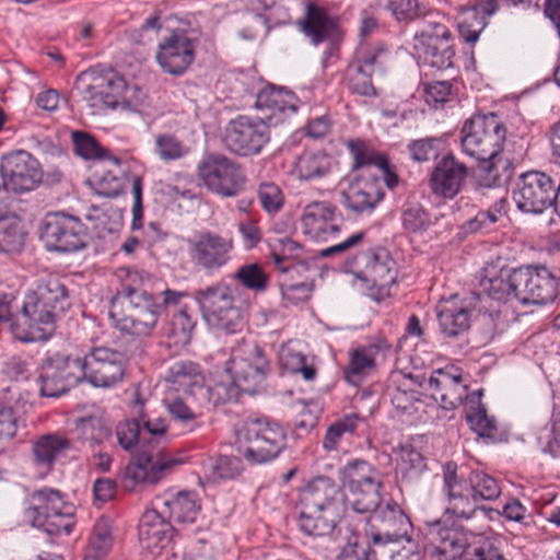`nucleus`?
Segmentation results:
<instances>
[{
    "label": "nucleus",
    "instance_id": "39448f33",
    "mask_svg": "<svg viewBox=\"0 0 560 560\" xmlns=\"http://www.w3.org/2000/svg\"><path fill=\"white\" fill-rule=\"evenodd\" d=\"M24 511L26 521L49 536L70 535L75 526V508L66 494L52 488H43L30 494Z\"/></svg>",
    "mask_w": 560,
    "mask_h": 560
},
{
    "label": "nucleus",
    "instance_id": "7ed1b4c3",
    "mask_svg": "<svg viewBox=\"0 0 560 560\" xmlns=\"http://www.w3.org/2000/svg\"><path fill=\"white\" fill-rule=\"evenodd\" d=\"M444 492L447 497L446 511L458 518H470L478 509L479 500H495L501 487L495 478L481 470H472L468 478L457 474L456 465L444 467Z\"/></svg>",
    "mask_w": 560,
    "mask_h": 560
},
{
    "label": "nucleus",
    "instance_id": "9b49d317",
    "mask_svg": "<svg viewBox=\"0 0 560 560\" xmlns=\"http://www.w3.org/2000/svg\"><path fill=\"white\" fill-rule=\"evenodd\" d=\"M187 244L191 262L207 273L218 272L229 265L235 248L231 234L211 230L196 232Z\"/></svg>",
    "mask_w": 560,
    "mask_h": 560
},
{
    "label": "nucleus",
    "instance_id": "f704fd0d",
    "mask_svg": "<svg viewBox=\"0 0 560 560\" xmlns=\"http://www.w3.org/2000/svg\"><path fill=\"white\" fill-rule=\"evenodd\" d=\"M30 292L28 308L36 306L37 303H44L59 315L70 305L67 287L57 277L40 280L36 288Z\"/></svg>",
    "mask_w": 560,
    "mask_h": 560
},
{
    "label": "nucleus",
    "instance_id": "c9c22d12",
    "mask_svg": "<svg viewBox=\"0 0 560 560\" xmlns=\"http://www.w3.org/2000/svg\"><path fill=\"white\" fill-rule=\"evenodd\" d=\"M299 529L311 537L331 536L340 522L341 513L328 511H312L296 506Z\"/></svg>",
    "mask_w": 560,
    "mask_h": 560
},
{
    "label": "nucleus",
    "instance_id": "4468645a",
    "mask_svg": "<svg viewBox=\"0 0 560 560\" xmlns=\"http://www.w3.org/2000/svg\"><path fill=\"white\" fill-rule=\"evenodd\" d=\"M269 141L270 126L265 118L238 115L224 129L226 149L240 156L258 155Z\"/></svg>",
    "mask_w": 560,
    "mask_h": 560
},
{
    "label": "nucleus",
    "instance_id": "2f4dec72",
    "mask_svg": "<svg viewBox=\"0 0 560 560\" xmlns=\"http://www.w3.org/2000/svg\"><path fill=\"white\" fill-rule=\"evenodd\" d=\"M343 205L347 209L361 214L370 213L383 199L384 192L377 178L360 177L351 183L342 192Z\"/></svg>",
    "mask_w": 560,
    "mask_h": 560
},
{
    "label": "nucleus",
    "instance_id": "a19ab883",
    "mask_svg": "<svg viewBox=\"0 0 560 560\" xmlns=\"http://www.w3.org/2000/svg\"><path fill=\"white\" fill-rule=\"evenodd\" d=\"M332 159L323 151H304L295 161L294 173L302 180L326 177L332 168Z\"/></svg>",
    "mask_w": 560,
    "mask_h": 560
},
{
    "label": "nucleus",
    "instance_id": "f03ea898",
    "mask_svg": "<svg viewBox=\"0 0 560 560\" xmlns=\"http://www.w3.org/2000/svg\"><path fill=\"white\" fill-rule=\"evenodd\" d=\"M150 277L139 270H127L120 288L110 301L109 318L122 332L147 337L156 327L160 304L147 290Z\"/></svg>",
    "mask_w": 560,
    "mask_h": 560
},
{
    "label": "nucleus",
    "instance_id": "a211bd4d",
    "mask_svg": "<svg viewBox=\"0 0 560 560\" xmlns=\"http://www.w3.org/2000/svg\"><path fill=\"white\" fill-rule=\"evenodd\" d=\"M40 394L58 397L82 382L79 358L56 353L47 357L39 372Z\"/></svg>",
    "mask_w": 560,
    "mask_h": 560
},
{
    "label": "nucleus",
    "instance_id": "423d86ee",
    "mask_svg": "<svg viewBox=\"0 0 560 560\" xmlns=\"http://www.w3.org/2000/svg\"><path fill=\"white\" fill-rule=\"evenodd\" d=\"M237 289L224 281L214 282L195 292L205 320L226 334H234L244 325V314L236 303Z\"/></svg>",
    "mask_w": 560,
    "mask_h": 560
},
{
    "label": "nucleus",
    "instance_id": "774afa93",
    "mask_svg": "<svg viewBox=\"0 0 560 560\" xmlns=\"http://www.w3.org/2000/svg\"><path fill=\"white\" fill-rule=\"evenodd\" d=\"M94 190L97 195L115 198L119 196L124 190V178L115 175L113 172H105L100 177L94 179Z\"/></svg>",
    "mask_w": 560,
    "mask_h": 560
},
{
    "label": "nucleus",
    "instance_id": "e433bc0d",
    "mask_svg": "<svg viewBox=\"0 0 560 560\" xmlns=\"http://www.w3.org/2000/svg\"><path fill=\"white\" fill-rule=\"evenodd\" d=\"M166 381L171 384L170 389L185 395H195L205 389L199 365L189 360L174 362L168 369Z\"/></svg>",
    "mask_w": 560,
    "mask_h": 560
},
{
    "label": "nucleus",
    "instance_id": "49530a36",
    "mask_svg": "<svg viewBox=\"0 0 560 560\" xmlns=\"http://www.w3.org/2000/svg\"><path fill=\"white\" fill-rule=\"evenodd\" d=\"M400 221L408 234H421L434 223L431 213L416 200H407L400 210Z\"/></svg>",
    "mask_w": 560,
    "mask_h": 560
},
{
    "label": "nucleus",
    "instance_id": "bf43d9fd",
    "mask_svg": "<svg viewBox=\"0 0 560 560\" xmlns=\"http://www.w3.org/2000/svg\"><path fill=\"white\" fill-rule=\"evenodd\" d=\"M498 537L481 538L466 551L465 560H505Z\"/></svg>",
    "mask_w": 560,
    "mask_h": 560
},
{
    "label": "nucleus",
    "instance_id": "6ab92c4d",
    "mask_svg": "<svg viewBox=\"0 0 560 560\" xmlns=\"http://www.w3.org/2000/svg\"><path fill=\"white\" fill-rule=\"evenodd\" d=\"M2 186L7 191H31L42 182L39 163L24 150L4 155L0 163Z\"/></svg>",
    "mask_w": 560,
    "mask_h": 560
},
{
    "label": "nucleus",
    "instance_id": "79ce46f5",
    "mask_svg": "<svg viewBox=\"0 0 560 560\" xmlns=\"http://www.w3.org/2000/svg\"><path fill=\"white\" fill-rule=\"evenodd\" d=\"M188 396H172L168 394L163 399L168 415L183 433H191L202 427L201 415L189 406L187 401Z\"/></svg>",
    "mask_w": 560,
    "mask_h": 560
},
{
    "label": "nucleus",
    "instance_id": "ddd939ff",
    "mask_svg": "<svg viewBox=\"0 0 560 560\" xmlns=\"http://www.w3.org/2000/svg\"><path fill=\"white\" fill-rule=\"evenodd\" d=\"M79 363L82 381L101 388L121 382L126 371L125 354L105 346L90 348Z\"/></svg>",
    "mask_w": 560,
    "mask_h": 560
},
{
    "label": "nucleus",
    "instance_id": "72a5a7b5",
    "mask_svg": "<svg viewBox=\"0 0 560 560\" xmlns=\"http://www.w3.org/2000/svg\"><path fill=\"white\" fill-rule=\"evenodd\" d=\"M501 5V0H480L465 10L458 20L460 37L469 44H475L480 33L487 26V18L494 14Z\"/></svg>",
    "mask_w": 560,
    "mask_h": 560
},
{
    "label": "nucleus",
    "instance_id": "a878e982",
    "mask_svg": "<svg viewBox=\"0 0 560 560\" xmlns=\"http://www.w3.org/2000/svg\"><path fill=\"white\" fill-rule=\"evenodd\" d=\"M195 58V46L185 33H174L159 45L156 60L167 73H184Z\"/></svg>",
    "mask_w": 560,
    "mask_h": 560
},
{
    "label": "nucleus",
    "instance_id": "aec40b11",
    "mask_svg": "<svg viewBox=\"0 0 560 560\" xmlns=\"http://www.w3.org/2000/svg\"><path fill=\"white\" fill-rule=\"evenodd\" d=\"M370 536L374 544L410 540L412 524L402 509L394 501L378 506L368 518Z\"/></svg>",
    "mask_w": 560,
    "mask_h": 560
},
{
    "label": "nucleus",
    "instance_id": "69168bd1",
    "mask_svg": "<svg viewBox=\"0 0 560 560\" xmlns=\"http://www.w3.org/2000/svg\"><path fill=\"white\" fill-rule=\"evenodd\" d=\"M424 98L433 108L443 107L454 100L452 84L447 81H435L429 83L424 89Z\"/></svg>",
    "mask_w": 560,
    "mask_h": 560
},
{
    "label": "nucleus",
    "instance_id": "6e6d98bb",
    "mask_svg": "<svg viewBox=\"0 0 560 560\" xmlns=\"http://www.w3.org/2000/svg\"><path fill=\"white\" fill-rule=\"evenodd\" d=\"M346 145L353 158V170L366 166L377 167L380 164H384L385 156L377 153L364 140L350 139Z\"/></svg>",
    "mask_w": 560,
    "mask_h": 560
},
{
    "label": "nucleus",
    "instance_id": "8fccbe9b",
    "mask_svg": "<svg viewBox=\"0 0 560 560\" xmlns=\"http://www.w3.org/2000/svg\"><path fill=\"white\" fill-rule=\"evenodd\" d=\"M195 324L191 310L180 311V313L166 316V323L162 328L163 335L174 345L184 346L189 342Z\"/></svg>",
    "mask_w": 560,
    "mask_h": 560
},
{
    "label": "nucleus",
    "instance_id": "5fc2aeb1",
    "mask_svg": "<svg viewBox=\"0 0 560 560\" xmlns=\"http://www.w3.org/2000/svg\"><path fill=\"white\" fill-rule=\"evenodd\" d=\"M110 523L105 517H100L89 539V552L94 559L103 558L112 547Z\"/></svg>",
    "mask_w": 560,
    "mask_h": 560
},
{
    "label": "nucleus",
    "instance_id": "4c0bfd02",
    "mask_svg": "<svg viewBox=\"0 0 560 560\" xmlns=\"http://www.w3.org/2000/svg\"><path fill=\"white\" fill-rule=\"evenodd\" d=\"M162 512L168 514L172 522L192 524L200 512L201 504L194 491H179L162 501Z\"/></svg>",
    "mask_w": 560,
    "mask_h": 560
},
{
    "label": "nucleus",
    "instance_id": "2eb2a0df",
    "mask_svg": "<svg viewBox=\"0 0 560 560\" xmlns=\"http://www.w3.org/2000/svg\"><path fill=\"white\" fill-rule=\"evenodd\" d=\"M558 186L544 172L530 171L522 174L513 189L516 207L525 213H542L557 203Z\"/></svg>",
    "mask_w": 560,
    "mask_h": 560
},
{
    "label": "nucleus",
    "instance_id": "603ef678",
    "mask_svg": "<svg viewBox=\"0 0 560 560\" xmlns=\"http://www.w3.org/2000/svg\"><path fill=\"white\" fill-rule=\"evenodd\" d=\"M467 541L462 534L454 529H443L434 541V551L441 560H456L466 553Z\"/></svg>",
    "mask_w": 560,
    "mask_h": 560
},
{
    "label": "nucleus",
    "instance_id": "0e129e2a",
    "mask_svg": "<svg viewBox=\"0 0 560 560\" xmlns=\"http://www.w3.org/2000/svg\"><path fill=\"white\" fill-rule=\"evenodd\" d=\"M155 149L163 161L178 160L186 153V149L182 141L170 133H163L156 137Z\"/></svg>",
    "mask_w": 560,
    "mask_h": 560
},
{
    "label": "nucleus",
    "instance_id": "bb28decb",
    "mask_svg": "<svg viewBox=\"0 0 560 560\" xmlns=\"http://www.w3.org/2000/svg\"><path fill=\"white\" fill-rule=\"evenodd\" d=\"M432 397L446 410L455 409L467 398V386L457 369H439L429 377Z\"/></svg>",
    "mask_w": 560,
    "mask_h": 560
},
{
    "label": "nucleus",
    "instance_id": "c85d7f7f",
    "mask_svg": "<svg viewBox=\"0 0 560 560\" xmlns=\"http://www.w3.org/2000/svg\"><path fill=\"white\" fill-rule=\"evenodd\" d=\"M125 80L116 72H108L105 75L93 78L83 92V98L93 112H101L105 108H118L120 93L124 91Z\"/></svg>",
    "mask_w": 560,
    "mask_h": 560
},
{
    "label": "nucleus",
    "instance_id": "b1692460",
    "mask_svg": "<svg viewBox=\"0 0 560 560\" xmlns=\"http://www.w3.org/2000/svg\"><path fill=\"white\" fill-rule=\"evenodd\" d=\"M296 506L312 511L343 512L345 495L339 485L328 477H317L299 493Z\"/></svg>",
    "mask_w": 560,
    "mask_h": 560
},
{
    "label": "nucleus",
    "instance_id": "4d7b16f0",
    "mask_svg": "<svg viewBox=\"0 0 560 560\" xmlns=\"http://www.w3.org/2000/svg\"><path fill=\"white\" fill-rule=\"evenodd\" d=\"M482 293L495 301H504L513 295L512 271H500L494 277H485L480 281Z\"/></svg>",
    "mask_w": 560,
    "mask_h": 560
},
{
    "label": "nucleus",
    "instance_id": "09e8293b",
    "mask_svg": "<svg viewBox=\"0 0 560 560\" xmlns=\"http://www.w3.org/2000/svg\"><path fill=\"white\" fill-rule=\"evenodd\" d=\"M383 481L347 490L349 503L357 513H373L381 506Z\"/></svg>",
    "mask_w": 560,
    "mask_h": 560
},
{
    "label": "nucleus",
    "instance_id": "58836bf2",
    "mask_svg": "<svg viewBox=\"0 0 560 560\" xmlns=\"http://www.w3.org/2000/svg\"><path fill=\"white\" fill-rule=\"evenodd\" d=\"M156 510L145 511L139 522V538L148 548H163L171 539L172 521Z\"/></svg>",
    "mask_w": 560,
    "mask_h": 560
},
{
    "label": "nucleus",
    "instance_id": "473e14b6",
    "mask_svg": "<svg viewBox=\"0 0 560 560\" xmlns=\"http://www.w3.org/2000/svg\"><path fill=\"white\" fill-rule=\"evenodd\" d=\"M71 446V441L59 433L40 435L32 444L33 463L47 474L54 469L56 462L67 455Z\"/></svg>",
    "mask_w": 560,
    "mask_h": 560
},
{
    "label": "nucleus",
    "instance_id": "cd10ccee",
    "mask_svg": "<svg viewBox=\"0 0 560 560\" xmlns=\"http://www.w3.org/2000/svg\"><path fill=\"white\" fill-rule=\"evenodd\" d=\"M296 25L315 46L325 40L335 42L341 37L338 20L313 3H307L305 15L296 22Z\"/></svg>",
    "mask_w": 560,
    "mask_h": 560
},
{
    "label": "nucleus",
    "instance_id": "052dcab7",
    "mask_svg": "<svg viewBox=\"0 0 560 560\" xmlns=\"http://www.w3.org/2000/svg\"><path fill=\"white\" fill-rule=\"evenodd\" d=\"M257 197L261 208L270 215L280 212L284 206V195L281 188L271 182L259 185Z\"/></svg>",
    "mask_w": 560,
    "mask_h": 560
},
{
    "label": "nucleus",
    "instance_id": "ea45409f",
    "mask_svg": "<svg viewBox=\"0 0 560 560\" xmlns=\"http://www.w3.org/2000/svg\"><path fill=\"white\" fill-rule=\"evenodd\" d=\"M339 479L346 490L382 481L380 471L368 460L355 458L339 468Z\"/></svg>",
    "mask_w": 560,
    "mask_h": 560
},
{
    "label": "nucleus",
    "instance_id": "412c9836",
    "mask_svg": "<svg viewBox=\"0 0 560 560\" xmlns=\"http://www.w3.org/2000/svg\"><path fill=\"white\" fill-rule=\"evenodd\" d=\"M31 292L25 296L21 310L15 314L13 326L16 328V338L24 342L46 340L54 330L55 319L58 316L44 303L28 308Z\"/></svg>",
    "mask_w": 560,
    "mask_h": 560
},
{
    "label": "nucleus",
    "instance_id": "13d9d810",
    "mask_svg": "<svg viewBox=\"0 0 560 560\" xmlns=\"http://www.w3.org/2000/svg\"><path fill=\"white\" fill-rule=\"evenodd\" d=\"M244 288L256 292L265 291L268 287V276L259 264H246L241 266L234 273Z\"/></svg>",
    "mask_w": 560,
    "mask_h": 560
},
{
    "label": "nucleus",
    "instance_id": "7c9ffc66",
    "mask_svg": "<svg viewBox=\"0 0 560 560\" xmlns=\"http://www.w3.org/2000/svg\"><path fill=\"white\" fill-rule=\"evenodd\" d=\"M296 103L298 100L292 92L268 85L258 92L255 107L265 113L262 118L271 126L282 121V116L295 113Z\"/></svg>",
    "mask_w": 560,
    "mask_h": 560
},
{
    "label": "nucleus",
    "instance_id": "dca6fc26",
    "mask_svg": "<svg viewBox=\"0 0 560 560\" xmlns=\"http://www.w3.org/2000/svg\"><path fill=\"white\" fill-rule=\"evenodd\" d=\"M40 238L48 250L72 253L86 246V229L77 217L51 212L44 219Z\"/></svg>",
    "mask_w": 560,
    "mask_h": 560
},
{
    "label": "nucleus",
    "instance_id": "f3484780",
    "mask_svg": "<svg viewBox=\"0 0 560 560\" xmlns=\"http://www.w3.org/2000/svg\"><path fill=\"white\" fill-rule=\"evenodd\" d=\"M387 49L383 44L369 45L361 43L354 50L346 69L345 80L348 90L352 94L361 96H374L373 74L383 66V58Z\"/></svg>",
    "mask_w": 560,
    "mask_h": 560
},
{
    "label": "nucleus",
    "instance_id": "6e6552de",
    "mask_svg": "<svg viewBox=\"0 0 560 560\" xmlns=\"http://www.w3.org/2000/svg\"><path fill=\"white\" fill-rule=\"evenodd\" d=\"M443 20L438 14H429L420 22L413 36L418 58L436 69L451 68L455 56L452 33Z\"/></svg>",
    "mask_w": 560,
    "mask_h": 560
},
{
    "label": "nucleus",
    "instance_id": "3c124183",
    "mask_svg": "<svg viewBox=\"0 0 560 560\" xmlns=\"http://www.w3.org/2000/svg\"><path fill=\"white\" fill-rule=\"evenodd\" d=\"M363 423V419L357 413L346 415L336 420L327 429L323 445L327 451H335L340 442L348 436H352L357 429Z\"/></svg>",
    "mask_w": 560,
    "mask_h": 560
},
{
    "label": "nucleus",
    "instance_id": "9d476101",
    "mask_svg": "<svg viewBox=\"0 0 560 560\" xmlns=\"http://www.w3.org/2000/svg\"><path fill=\"white\" fill-rule=\"evenodd\" d=\"M512 285L513 296L523 304H549L560 293V278L542 265L512 270Z\"/></svg>",
    "mask_w": 560,
    "mask_h": 560
},
{
    "label": "nucleus",
    "instance_id": "de8ad7c7",
    "mask_svg": "<svg viewBox=\"0 0 560 560\" xmlns=\"http://www.w3.org/2000/svg\"><path fill=\"white\" fill-rule=\"evenodd\" d=\"M482 390H476L467 396L465 401L466 420L470 429L479 435H490L494 429L493 419L487 413L485 405L481 402Z\"/></svg>",
    "mask_w": 560,
    "mask_h": 560
},
{
    "label": "nucleus",
    "instance_id": "a18cd8bd",
    "mask_svg": "<svg viewBox=\"0 0 560 560\" xmlns=\"http://www.w3.org/2000/svg\"><path fill=\"white\" fill-rule=\"evenodd\" d=\"M278 359L282 370L293 374L300 373L305 381H313L317 375V369L313 360H308L291 342L280 347Z\"/></svg>",
    "mask_w": 560,
    "mask_h": 560
},
{
    "label": "nucleus",
    "instance_id": "20e7f679",
    "mask_svg": "<svg viewBox=\"0 0 560 560\" xmlns=\"http://www.w3.org/2000/svg\"><path fill=\"white\" fill-rule=\"evenodd\" d=\"M505 139L506 127L493 113L474 115L465 120L460 129L462 152L485 163V170L489 174L497 170V158Z\"/></svg>",
    "mask_w": 560,
    "mask_h": 560
},
{
    "label": "nucleus",
    "instance_id": "f8f14e48",
    "mask_svg": "<svg viewBox=\"0 0 560 560\" xmlns=\"http://www.w3.org/2000/svg\"><path fill=\"white\" fill-rule=\"evenodd\" d=\"M197 172L205 187L221 197L236 196L246 182L243 167L221 153L205 155L198 164Z\"/></svg>",
    "mask_w": 560,
    "mask_h": 560
},
{
    "label": "nucleus",
    "instance_id": "1a4fd4ad",
    "mask_svg": "<svg viewBox=\"0 0 560 560\" xmlns=\"http://www.w3.org/2000/svg\"><path fill=\"white\" fill-rule=\"evenodd\" d=\"M225 371L240 389L255 393L270 372V363L260 346L243 339L232 349Z\"/></svg>",
    "mask_w": 560,
    "mask_h": 560
},
{
    "label": "nucleus",
    "instance_id": "338daca9",
    "mask_svg": "<svg viewBox=\"0 0 560 560\" xmlns=\"http://www.w3.org/2000/svg\"><path fill=\"white\" fill-rule=\"evenodd\" d=\"M22 244L19 224L12 218H0V252H10Z\"/></svg>",
    "mask_w": 560,
    "mask_h": 560
},
{
    "label": "nucleus",
    "instance_id": "680f3d73",
    "mask_svg": "<svg viewBox=\"0 0 560 560\" xmlns=\"http://www.w3.org/2000/svg\"><path fill=\"white\" fill-rule=\"evenodd\" d=\"M72 142L74 152L84 160H102L106 156V150L86 132L73 131Z\"/></svg>",
    "mask_w": 560,
    "mask_h": 560
},
{
    "label": "nucleus",
    "instance_id": "0eeeda50",
    "mask_svg": "<svg viewBox=\"0 0 560 560\" xmlns=\"http://www.w3.org/2000/svg\"><path fill=\"white\" fill-rule=\"evenodd\" d=\"M285 446V429L268 417L248 419L238 440L240 454L253 464L277 458Z\"/></svg>",
    "mask_w": 560,
    "mask_h": 560
},
{
    "label": "nucleus",
    "instance_id": "f257e3e1",
    "mask_svg": "<svg viewBox=\"0 0 560 560\" xmlns=\"http://www.w3.org/2000/svg\"><path fill=\"white\" fill-rule=\"evenodd\" d=\"M143 407V400L137 395L133 404L135 420L140 422L143 447L148 446L151 451H141L126 467L124 486L129 490L138 485L158 483L183 463L172 453L162 450L153 451L155 447L153 444L166 440L168 424L162 417H148Z\"/></svg>",
    "mask_w": 560,
    "mask_h": 560
},
{
    "label": "nucleus",
    "instance_id": "c03bdc74",
    "mask_svg": "<svg viewBox=\"0 0 560 560\" xmlns=\"http://www.w3.org/2000/svg\"><path fill=\"white\" fill-rule=\"evenodd\" d=\"M78 439L86 445L91 452L102 447L113 438L110 428L98 417L89 416L81 418L77 423Z\"/></svg>",
    "mask_w": 560,
    "mask_h": 560
},
{
    "label": "nucleus",
    "instance_id": "37998d69",
    "mask_svg": "<svg viewBox=\"0 0 560 560\" xmlns=\"http://www.w3.org/2000/svg\"><path fill=\"white\" fill-rule=\"evenodd\" d=\"M373 282L394 284L396 271L389 253L383 247L369 249L361 254Z\"/></svg>",
    "mask_w": 560,
    "mask_h": 560
},
{
    "label": "nucleus",
    "instance_id": "e2e57ef3",
    "mask_svg": "<svg viewBox=\"0 0 560 560\" xmlns=\"http://www.w3.org/2000/svg\"><path fill=\"white\" fill-rule=\"evenodd\" d=\"M115 433L117 443L125 451H132L138 444L143 446L140 422L135 419L119 422Z\"/></svg>",
    "mask_w": 560,
    "mask_h": 560
},
{
    "label": "nucleus",
    "instance_id": "393cba45",
    "mask_svg": "<svg viewBox=\"0 0 560 560\" xmlns=\"http://www.w3.org/2000/svg\"><path fill=\"white\" fill-rule=\"evenodd\" d=\"M392 352L393 346L385 338H377L374 342L351 349L345 371L346 380L351 384H358L377 363L384 362Z\"/></svg>",
    "mask_w": 560,
    "mask_h": 560
},
{
    "label": "nucleus",
    "instance_id": "864d4df0",
    "mask_svg": "<svg viewBox=\"0 0 560 560\" xmlns=\"http://www.w3.org/2000/svg\"><path fill=\"white\" fill-rule=\"evenodd\" d=\"M203 470L207 478L212 481L233 479L238 476L242 470L241 460L232 456L210 458L203 464Z\"/></svg>",
    "mask_w": 560,
    "mask_h": 560
},
{
    "label": "nucleus",
    "instance_id": "5701e85b",
    "mask_svg": "<svg viewBox=\"0 0 560 560\" xmlns=\"http://www.w3.org/2000/svg\"><path fill=\"white\" fill-rule=\"evenodd\" d=\"M468 174V166L448 153L435 163L430 174L431 192L438 198L452 200L462 191Z\"/></svg>",
    "mask_w": 560,
    "mask_h": 560
},
{
    "label": "nucleus",
    "instance_id": "c756f323",
    "mask_svg": "<svg viewBox=\"0 0 560 560\" xmlns=\"http://www.w3.org/2000/svg\"><path fill=\"white\" fill-rule=\"evenodd\" d=\"M471 313L470 305L457 295L441 301L436 306L441 332L448 338L463 335L470 328Z\"/></svg>",
    "mask_w": 560,
    "mask_h": 560
},
{
    "label": "nucleus",
    "instance_id": "4be33fe9",
    "mask_svg": "<svg viewBox=\"0 0 560 560\" xmlns=\"http://www.w3.org/2000/svg\"><path fill=\"white\" fill-rule=\"evenodd\" d=\"M300 222L305 235L315 241H327L340 232L342 218L329 201H312L303 208Z\"/></svg>",
    "mask_w": 560,
    "mask_h": 560
}]
</instances>
